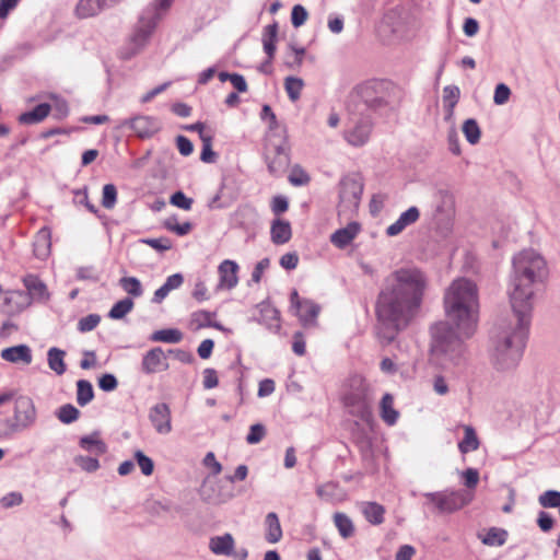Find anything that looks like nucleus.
I'll list each match as a JSON object with an SVG mask.
<instances>
[{
	"label": "nucleus",
	"mask_w": 560,
	"mask_h": 560,
	"mask_svg": "<svg viewBox=\"0 0 560 560\" xmlns=\"http://www.w3.org/2000/svg\"><path fill=\"white\" fill-rule=\"evenodd\" d=\"M30 306V294L22 290L8 291L3 299V307L7 314H19Z\"/></svg>",
	"instance_id": "nucleus-17"
},
{
	"label": "nucleus",
	"mask_w": 560,
	"mask_h": 560,
	"mask_svg": "<svg viewBox=\"0 0 560 560\" xmlns=\"http://www.w3.org/2000/svg\"><path fill=\"white\" fill-rule=\"evenodd\" d=\"M361 512L372 525H381L384 522L385 508L377 502H363Z\"/></svg>",
	"instance_id": "nucleus-30"
},
{
	"label": "nucleus",
	"mask_w": 560,
	"mask_h": 560,
	"mask_svg": "<svg viewBox=\"0 0 560 560\" xmlns=\"http://www.w3.org/2000/svg\"><path fill=\"white\" fill-rule=\"evenodd\" d=\"M363 182L358 174H348L339 182L338 215L353 217L360 206L363 194Z\"/></svg>",
	"instance_id": "nucleus-6"
},
{
	"label": "nucleus",
	"mask_w": 560,
	"mask_h": 560,
	"mask_svg": "<svg viewBox=\"0 0 560 560\" xmlns=\"http://www.w3.org/2000/svg\"><path fill=\"white\" fill-rule=\"evenodd\" d=\"M443 301L446 319L430 328L431 354L441 364L462 368L467 362L464 339L476 330L479 307L458 304L453 298Z\"/></svg>",
	"instance_id": "nucleus-2"
},
{
	"label": "nucleus",
	"mask_w": 560,
	"mask_h": 560,
	"mask_svg": "<svg viewBox=\"0 0 560 560\" xmlns=\"http://www.w3.org/2000/svg\"><path fill=\"white\" fill-rule=\"evenodd\" d=\"M303 85V80L296 77H288L284 80L285 91L292 102H295L300 98Z\"/></svg>",
	"instance_id": "nucleus-44"
},
{
	"label": "nucleus",
	"mask_w": 560,
	"mask_h": 560,
	"mask_svg": "<svg viewBox=\"0 0 560 560\" xmlns=\"http://www.w3.org/2000/svg\"><path fill=\"white\" fill-rule=\"evenodd\" d=\"M381 418L388 425H394L398 418L399 412L394 408V397L392 394L386 393L381 400Z\"/></svg>",
	"instance_id": "nucleus-32"
},
{
	"label": "nucleus",
	"mask_w": 560,
	"mask_h": 560,
	"mask_svg": "<svg viewBox=\"0 0 560 560\" xmlns=\"http://www.w3.org/2000/svg\"><path fill=\"white\" fill-rule=\"evenodd\" d=\"M320 312V306L312 300L304 299V303L301 308L295 312L304 326L312 325L316 322V318Z\"/></svg>",
	"instance_id": "nucleus-29"
},
{
	"label": "nucleus",
	"mask_w": 560,
	"mask_h": 560,
	"mask_svg": "<svg viewBox=\"0 0 560 560\" xmlns=\"http://www.w3.org/2000/svg\"><path fill=\"white\" fill-rule=\"evenodd\" d=\"M265 526L266 534L265 539L269 544H276L280 541L282 538V528L278 517V514L275 512H269L265 517Z\"/></svg>",
	"instance_id": "nucleus-28"
},
{
	"label": "nucleus",
	"mask_w": 560,
	"mask_h": 560,
	"mask_svg": "<svg viewBox=\"0 0 560 560\" xmlns=\"http://www.w3.org/2000/svg\"><path fill=\"white\" fill-rule=\"evenodd\" d=\"M258 221V211L249 205L238 207L233 215L234 224L246 232H253L257 228Z\"/></svg>",
	"instance_id": "nucleus-16"
},
{
	"label": "nucleus",
	"mask_w": 560,
	"mask_h": 560,
	"mask_svg": "<svg viewBox=\"0 0 560 560\" xmlns=\"http://www.w3.org/2000/svg\"><path fill=\"white\" fill-rule=\"evenodd\" d=\"M119 285L132 298H140L143 294V288L140 280L136 277H122L119 279Z\"/></svg>",
	"instance_id": "nucleus-42"
},
{
	"label": "nucleus",
	"mask_w": 560,
	"mask_h": 560,
	"mask_svg": "<svg viewBox=\"0 0 560 560\" xmlns=\"http://www.w3.org/2000/svg\"><path fill=\"white\" fill-rule=\"evenodd\" d=\"M112 5L109 0H79L75 13L79 18L86 19L98 14L105 8Z\"/></svg>",
	"instance_id": "nucleus-24"
},
{
	"label": "nucleus",
	"mask_w": 560,
	"mask_h": 560,
	"mask_svg": "<svg viewBox=\"0 0 560 560\" xmlns=\"http://www.w3.org/2000/svg\"><path fill=\"white\" fill-rule=\"evenodd\" d=\"M261 118L264 120H268L270 129L275 130V132L272 133L271 137H278V138L282 137L283 129L280 126H278L276 115L269 105L262 106Z\"/></svg>",
	"instance_id": "nucleus-48"
},
{
	"label": "nucleus",
	"mask_w": 560,
	"mask_h": 560,
	"mask_svg": "<svg viewBox=\"0 0 560 560\" xmlns=\"http://www.w3.org/2000/svg\"><path fill=\"white\" fill-rule=\"evenodd\" d=\"M117 201V189L114 184H106L103 187L102 206L105 209H113Z\"/></svg>",
	"instance_id": "nucleus-49"
},
{
	"label": "nucleus",
	"mask_w": 560,
	"mask_h": 560,
	"mask_svg": "<svg viewBox=\"0 0 560 560\" xmlns=\"http://www.w3.org/2000/svg\"><path fill=\"white\" fill-rule=\"evenodd\" d=\"M271 241L276 245L288 243L292 237V229L289 221L276 219L270 228Z\"/></svg>",
	"instance_id": "nucleus-26"
},
{
	"label": "nucleus",
	"mask_w": 560,
	"mask_h": 560,
	"mask_svg": "<svg viewBox=\"0 0 560 560\" xmlns=\"http://www.w3.org/2000/svg\"><path fill=\"white\" fill-rule=\"evenodd\" d=\"M264 159L267 164L268 172L272 176L279 177L290 165V145L288 142L279 144L270 142L265 147Z\"/></svg>",
	"instance_id": "nucleus-10"
},
{
	"label": "nucleus",
	"mask_w": 560,
	"mask_h": 560,
	"mask_svg": "<svg viewBox=\"0 0 560 560\" xmlns=\"http://www.w3.org/2000/svg\"><path fill=\"white\" fill-rule=\"evenodd\" d=\"M423 497L428 500L427 504L432 506V511L439 514L454 513L474 499L472 492L464 489L427 492Z\"/></svg>",
	"instance_id": "nucleus-7"
},
{
	"label": "nucleus",
	"mask_w": 560,
	"mask_h": 560,
	"mask_svg": "<svg viewBox=\"0 0 560 560\" xmlns=\"http://www.w3.org/2000/svg\"><path fill=\"white\" fill-rule=\"evenodd\" d=\"M510 88L504 83H499L494 89L493 103L495 105H503L510 100Z\"/></svg>",
	"instance_id": "nucleus-56"
},
{
	"label": "nucleus",
	"mask_w": 560,
	"mask_h": 560,
	"mask_svg": "<svg viewBox=\"0 0 560 560\" xmlns=\"http://www.w3.org/2000/svg\"><path fill=\"white\" fill-rule=\"evenodd\" d=\"M425 277L417 268H400L385 280L375 304V331L382 346H388L408 327L418 313Z\"/></svg>",
	"instance_id": "nucleus-1"
},
{
	"label": "nucleus",
	"mask_w": 560,
	"mask_h": 560,
	"mask_svg": "<svg viewBox=\"0 0 560 560\" xmlns=\"http://www.w3.org/2000/svg\"><path fill=\"white\" fill-rule=\"evenodd\" d=\"M1 358L11 363L22 362L25 365L32 363V350L27 345H18L1 351Z\"/></svg>",
	"instance_id": "nucleus-22"
},
{
	"label": "nucleus",
	"mask_w": 560,
	"mask_h": 560,
	"mask_svg": "<svg viewBox=\"0 0 560 560\" xmlns=\"http://www.w3.org/2000/svg\"><path fill=\"white\" fill-rule=\"evenodd\" d=\"M141 242L159 252H165L172 247V242L168 237L144 238Z\"/></svg>",
	"instance_id": "nucleus-58"
},
{
	"label": "nucleus",
	"mask_w": 560,
	"mask_h": 560,
	"mask_svg": "<svg viewBox=\"0 0 560 560\" xmlns=\"http://www.w3.org/2000/svg\"><path fill=\"white\" fill-rule=\"evenodd\" d=\"M101 322V316L98 314H89L88 316L82 317L78 323V330L81 332H88L96 328V326Z\"/></svg>",
	"instance_id": "nucleus-52"
},
{
	"label": "nucleus",
	"mask_w": 560,
	"mask_h": 560,
	"mask_svg": "<svg viewBox=\"0 0 560 560\" xmlns=\"http://www.w3.org/2000/svg\"><path fill=\"white\" fill-rule=\"evenodd\" d=\"M266 434V429L261 423H256L250 425L249 432L246 436V442L248 444H257L259 443Z\"/></svg>",
	"instance_id": "nucleus-57"
},
{
	"label": "nucleus",
	"mask_w": 560,
	"mask_h": 560,
	"mask_svg": "<svg viewBox=\"0 0 560 560\" xmlns=\"http://www.w3.org/2000/svg\"><path fill=\"white\" fill-rule=\"evenodd\" d=\"M218 152H215L212 148V142H202L200 160L203 163H215L218 161Z\"/></svg>",
	"instance_id": "nucleus-61"
},
{
	"label": "nucleus",
	"mask_w": 560,
	"mask_h": 560,
	"mask_svg": "<svg viewBox=\"0 0 560 560\" xmlns=\"http://www.w3.org/2000/svg\"><path fill=\"white\" fill-rule=\"evenodd\" d=\"M467 489H475L479 481V472L476 468H467L462 474Z\"/></svg>",
	"instance_id": "nucleus-64"
},
{
	"label": "nucleus",
	"mask_w": 560,
	"mask_h": 560,
	"mask_svg": "<svg viewBox=\"0 0 560 560\" xmlns=\"http://www.w3.org/2000/svg\"><path fill=\"white\" fill-rule=\"evenodd\" d=\"M55 415L61 423L71 424L79 419L81 412L72 404H65L56 410Z\"/></svg>",
	"instance_id": "nucleus-40"
},
{
	"label": "nucleus",
	"mask_w": 560,
	"mask_h": 560,
	"mask_svg": "<svg viewBox=\"0 0 560 560\" xmlns=\"http://www.w3.org/2000/svg\"><path fill=\"white\" fill-rule=\"evenodd\" d=\"M23 284L26 288L25 293L30 294V304L33 300L38 302L49 300L47 285L36 275H26L23 278Z\"/></svg>",
	"instance_id": "nucleus-18"
},
{
	"label": "nucleus",
	"mask_w": 560,
	"mask_h": 560,
	"mask_svg": "<svg viewBox=\"0 0 560 560\" xmlns=\"http://www.w3.org/2000/svg\"><path fill=\"white\" fill-rule=\"evenodd\" d=\"M420 218V210L412 206L404 211L399 218L386 229V235L389 237L399 235L406 228L415 224Z\"/></svg>",
	"instance_id": "nucleus-19"
},
{
	"label": "nucleus",
	"mask_w": 560,
	"mask_h": 560,
	"mask_svg": "<svg viewBox=\"0 0 560 560\" xmlns=\"http://www.w3.org/2000/svg\"><path fill=\"white\" fill-rule=\"evenodd\" d=\"M463 132L466 137V140H479L480 138V128L476 119L469 118L463 124Z\"/></svg>",
	"instance_id": "nucleus-53"
},
{
	"label": "nucleus",
	"mask_w": 560,
	"mask_h": 560,
	"mask_svg": "<svg viewBox=\"0 0 560 560\" xmlns=\"http://www.w3.org/2000/svg\"><path fill=\"white\" fill-rule=\"evenodd\" d=\"M219 384V378L217 371L211 368H207L203 370V381L202 385L205 389H211L217 387Z\"/></svg>",
	"instance_id": "nucleus-63"
},
{
	"label": "nucleus",
	"mask_w": 560,
	"mask_h": 560,
	"mask_svg": "<svg viewBox=\"0 0 560 560\" xmlns=\"http://www.w3.org/2000/svg\"><path fill=\"white\" fill-rule=\"evenodd\" d=\"M508 530L499 527H491L485 536L480 537L483 545L487 546H503L508 539Z\"/></svg>",
	"instance_id": "nucleus-37"
},
{
	"label": "nucleus",
	"mask_w": 560,
	"mask_h": 560,
	"mask_svg": "<svg viewBox=\"0 0 560 560\" xmlns=\"http://www.w3.org/2000/svg\"><path fill=\"white\" fill-rule=\"evenodd\" d=\"M372 130V120L369 116H362L360 117L353 128H352V136L357 140H365L370 137Z\"/></svg>",
	"instance_id": "nucleus-43"
},
{
	"label": "nucleus",
	"mask_w": 560,
	"mask_h": 560,
	"mask_svg": "<svg viewBox=\"0 0 560 560\" xmlns=\"http://www.w3.org/2000/svg\"><path fill=\"white\" fill-rule=\"evenodd\" d=\"M292 50V55H287L284 59V65L292 70L299 69L303 63V58L305 55V48L295 47L293 45L289 46Z\"/></svg>",
	"instance_id": "nucleus-45"
},
{
	"label": "nucleus",
	"mask_w": 560,
	"mask_h": 560,
	"mask_svg": "<svg viewBox=\"0 0 560 560\" xmlns=\"http://www.w3.org/2000/svg\"><path fill=\"white\" fill-rule=\"evenodd\" d=\"M334 523L342 538L347 539L353 536L354 525L352 520L347 514L342 512H336L334 514Z\"/></svg>",
	"instance_id": "nucleus-36"
},
{
	"label": "nucleus",
	"mask_w": 560,
	"mask_h": 560,
	"mask_svg": "<svg viewBox=\"0 0 560 560\" xmlns=\"http://www.w3.org/2000/svg\"><path fill=\"white\" fill-rule=\"evenodd\" d=\"M149 419L158 433L167 434L172 431V416L167 404L159 402L151 407Z\"/></svg>",
	"instance_id": "nucleus-14"
},
{
	"label": "nucleus",
	"mask_w": 560,
	"mask_h": 560,
	"mask_svg": "<svg viewBox=\"0 0 560 560\" xmlns=\"http://www.w3.org/2000/svg\"><path fill=\"white\" fill-rule=\"evenodd\" d=\"M133 306H135V303L131 298H124L113 305V307L108 312V317L110 319H121L129 312L132 311Z\"/></svg>",
	"instance_id": "nucleus-41"
},
{
	"label": "nucleus",
	"mask_w": 560,
	"mask_h": 560,
	"mask_svg": "<svg viewBox=\"0 0 560 560\" xmlns=\"http://www.w3.org/2000/svg\"><path fill=\"white\" fill-rule=\"evenodd\" d=\"M170 202L183 210H190L192 206V199L188 198L183 191H175L170 199Z\"/></svg>",
	"instance_id": "nucleus-55"
},
{
	"label": "nucleus",
	"mask_w": 560,
	"mask_h": 560,
	"mask_svg": "<svg viewBox=\"0 0 560 560\" xmlns=\"http://www.w3.org/2000/svg\"><path fill=\"white\" fill-rule=\"evenodd\" d=\"M50 112V105L42 103L35 106L33 109L25 112L19 116V121L24 125H32L40 122L45 119Z\"/></svg>",
	"instance_id": "nucleus-31"
},
{
	"label": "nucleus",
	"mask_w": 560,
	"mask_h": 560,
	"mask_svg": "<svg viewBox=\"0 0 560 560\" xmlns=\"http://www.w3.org/2000/svg\"><path fill=\"white\" fill-rule=\"evenodd\" d=\"M117 386L118 381L114 374L105 373L98 378V387L104 392H113Z\"/></svg>",
	"instance_id": "nucleus-60"
},
{
	"label": "nucleus",
	"mask_w": 560,
	"mask_h": 560,
	"mask_svg": "<svg viewBox=\"0 0 560 560\" xmlns=\"http://www.w3.org/2000/svg\"><path fill=\"white\" fill-rule=\"evenodd\" d=\"M514 322L501 320L492 336L491 360L499 371L516 368L523 357L532 318L513 315Z\"/></svg>",
	"instance_id": "nucleus-4"
},
{
	"label": "nucleus",
	"mask_w": 560,
	"mask_h": 560,
	"mask_svg": "<svg viewBox=\"0 0 560 560\" xmlns=\"http://www.w3.org/2000/svg\"><path fill=\"white\" fill-rule=\"evenodd\" d=\"M13 399V417L0 419V438H10L36 423L37 409L34 400L27 395L14 396Z\"/></svg>",
	"instance_id": "nucleus-5"
},
{
	"label": "nucleus",
	"mask_w": 560,
	"mask_h": 560,
	"mask_svg": "<svg viewBox=\"0 0 560 560\" xmlns=\"http://www.w3.org/2000/svg\"><path fill=\"white\" fill-rule=\"evenodd\" d=\"M77 464L85 471L93 472L100 468V462L95 457L79 456L75 458Z\"/></svg>",
	"instance_id": "nucleus-59"
},
{
	"label": "nucleus",
	"mask_w": 560,
	"mask_h": 560,
	"mask_svg": "<svg viewBox=\"0 0 560 560\" xmlns=\"http://www.w3.org/2000/svg\"><path fill=\"white\" fill-rule=\"evenodd\" d=\"M548 278L544 257L534 249H524L512 259L508 295L513 315L532 318L534 298Z\"/></svg>",
	"instance_id": "nucleus-3"
},
{
	"label": "nucleus",
	"mask_w": 560,
	"mask_h": 560,
	"mask_svg": "<svg viewBox=\"0 0 560 560\" xmlns=\"http://www.w3.org/2000/svg\"><path fill=\"white\" fill-rule=\"evenodd\" d=\"M310 175L299 165L292 168V173L289 176V182L293 186H305L310 183Z\"/></svg>",
	"instance_id": "nucleus-51"
},
{
	"label": "nucleus",
	"mask_w": 560,
	"mask_h": 560,
	"mask_svg": "<svg viewBox=\"0 0 560 560\" xmlns=\"http://www.w3.org/2000/svg\"><path fill=\"white\" fill-rule=\"evenodd\" d=\"M464 439L458 443V450L462 454L478 450L480 442L475 429L471 425H464Z\"/></svg>",
	"instance_id": "nucleus-34"
},
{
	"label": "nucleus",
	"mask_w": 560,
	"mask_h": 560,
	"mask_svg": "<svg viewBox=\"0 0 560 560\" xmlns=\"http://www.w3.org/2000/svg\"><path fill=\"white\" fill-rule=\"evenodd\" d=\"M66 352L59 348L52 347L47 352V362L50 370H52L57 375H62L67 365L65 362Z\"/></svg>",
	"instance_id": "nucleus-33"
},
{
	"label": "nucleus",
	"mask_w": 560,
	"mask_h": 560,
	"mask_svg": "<svg viewBox=\"0 0 560 560\" xmlns=\"http://www.w3.org/2000/svg\"><path fill=\"white\" fill-rule=\"evenodd\" d=\"M460 91L456 85H446L443 89V102L448 108H453L459 100Z\"/></svg>",
	"instance_id": "nucleus-50"
},
{
	"label": "nucleus",
	"mask_w": 560,
	"mask_h": 560,
	"mask_svg": "<svg viewBox=\"0 0 560 560\" xmlns=\"http://www.w3.org/2000/svg\"><path fill=\"white\" fill-rule=\"evenodd\" d=\"M122 128L132 131L130 136L139 138H152L162 128L161 121L150 116H136L131 119H127L121 124Z\"/></svg>",
	"instance_id": "nucleus-12"
},
{
	"label": "nucleus",
	"mask_w": 560,
	"mask_h": 560,
	"mask_svg": "<svg viewBox=\"0 0 560 560\" xmlns=\"http://www.w3.org/2000/svg\"><path fill=\"white\" fill-rule=\"evenodd\" d=\"M539 504L545 509H555L560 506V491L547 490L538 498Z\"/></svg>",
	"instance_id": "nucleus-46"
},
{
	"label": "nucleus",
	"mask_w": 560,
	"mask_h": 560,
	"mask_svg": "<svg viewBox=\"0 0 560 560\" xmlns=\"http://www.w3.org/2000/svg\"><path fill=\"white\" fill-rule=\"evenodd\" d=\"M446 201L443 200L441 205L435 207L433 213V225L434 229L443 236H446L452 230V213L451 209H445Z\"/></svg>",
	"instance_id": "nucleus-23"
},
{
	"label": "nucleus",
	"mask_w": 560,
	"mask_h": 560,
	"mask_svg": "<svg viewBox=\"0 0 560 560\" xmlns=\"http://www.w3.org/2000/svg\"><path fill=\"white\" fill-rule=\"evenodd\" d=\"M361 230L360 223L352 221L347 226L335 231L330 236V242L338 248L347 247L359 234Z\"/></svg>",
	"instance_id": "nucleus-21"
},
{
	"label": "nucleus",
	"mask_w": 560,
	"mask_h": 560,
	"mask_svg": "<svg viewBox=\"0 0 560 560\" xmlns=\"http://www.w3.org/2000/svg\"><path fill=\"white\" fill-rule=\"evenodd\" d=\"M160 22V14L148 15L143 13L130 37V42L122 52V58L130 59L140 52L148 44L149 38L154 32L158 23Z\"/></svg>",
	"instance_id": "nucleus-9"
},
{
	"label": "nucleus",
	"mask_w": 560,
	"mask_h": 560,
	"mask_svg": "<svg viewBox=\"0 0 560 560\" xmlns=\"http://www.w3.org/2000/svg\"><path fill=\"white\" fill-rule=\"evenodd\" d=\"M167 369V358L161 347H154L143 354L140 365L142 373L150 375Z\"/></svg>",
	"instance_id": "nucleus-13"
},
{
	"label": "nucleus",
	"mask_w": 560,
	"mask_h": 560,
	"mask_svg": "<svg viewBox=\"0 0 560 560\" xmlns=\"http://www.w3.org/2000/svg\"><path fill=\"white\" fill-rule=\"evenodd\" d=\"M453 298L458 304L479 307L477 285L469 279L454 280L446 289L443 299Z\"/></svg>",
	"instance_id": "nucleus-11"
},
{
	"label": "nucleus",
	"mask_w": 560,
	"mask_h": 560,
	"mask_svg": "<svg viewBox=\"0 0 560 560\" xmlns=\"http://www.w3.org/2000/svg\"><path fill=\"white\" fill-rule=\"evenodd\" d=\"M289 209V200L285 196L278 195L272 198L271 210L276 215L282 214Z\"/></svg>",
	"instance_id": "nucleus-62"
},
{
	"label": "nucleus",
	"mask_w": 560,
	"mask_h": 560,
	"mask_svg": "<svg viewBox=\"0 0 560 560\" xmlns=\"http://www.w3.org/2000/svg\"><path fill=\"white\" fill-rule=\"evenodd\" d=\"M94 398V389L91 382L86 380H79L77 382V402L79 406L84 407L90 404Z\"/></svg>",
	"instance_id": "nucleus-38"
},
{
	"label": "nucleus",
	"mask_w": 560,
	"mask_h": 560,
	"mask_svg": "<svg viewBox=\"0 0 560 560\" xmlns=\"http://www.w3.org/2000/svg\"><path fill=\"white\" fill-rule=\"evenodd\" d=\"M353 382L357 383V386L352 387L345 395V406L353 417L364 422H370L372 419V409L368 386L362 378H355Z\"/></svg>",
	"instance_id": "nucleus-8"
},
{
	"label": "nucleus",
	"mask_w": 560,
	"mask_h": 560,
	"mask_svg": "<svg viewBox=\"0 0 560 560\" xmlns=\"http://www.w3.org/2000/svg\"><path fill=\"white\" fill-rule=\"evenodd\" d=\"M278 39V23L273 22L272 24H269L264 27L262 31V47L264 51L266 52L268 57V63H271L275 54H276V43Z\"/></svg>",
	"instance_id": "nucleus-27"
},
{
	"label": "nucleus",
	"mask_w": 560,
	"mask_h": 560,
	"mask_svg": "<svg viewBox=\"0 0 560 560\" xmlns=\"http://www.w3.org/2000/svg\"><path fill=\"white\" fill-rule=\"evenodd\" d=\"M149 339L153 342L178 343L183 340V332L177 328H166L154 331Z\"/></svg>",
	"instance_id": "nucleus-35"
},
{
	"label": "nucleus",
	"mask_w": 560,
	"mask_h": 560,
	"mask_svg": "<svg viewBox=\"0 0 560 560\" xmlns=\"http://www.w3.org/2000/svg\"><path fill=\"white\" fill-rule=\"evenodd\" d=\"M80 446L83 450L92 451L94 447L97 455H102L107 451L106 444L98 439V432H93L90 435H84L80 439Z\"/></svg>",
	"instance_id": "nucleus-39"
},
{
	"label": "nucleus",
	"mask_w": 560,
	"mask_h": 560,
	"mask_svg": "<svg viewBox=\"0 0 560 560\" xmlns=\"http://www.w3.org/2000/svg\"><path fill=\"white\" fill-rule=\"evenodd\" d=\"M235 541L230 533L210 538L209 549L218 556H232L234 553Z\"/></svg>",
	"instance_id": "nucleus-25"
},
{
	"label": "nucleus",
	"mask_w": 560,
	"mask_h": 560,
	"mask_svg": "<svg viewBox=\"0 0 560 560\" xmlns=\"http://www.w3.org/2000/svg\"><path fill=\"white\" fill-rule=\"evenodd\" d=\"M133 457H135V460L137 462L138 466L140 467L141 472L144 476H151L153 474L154 463L142 451L137 450L133 454Z\"/></svg>",
	"instance_id": "nucleus-47"
},
{
	"label": "nucleus",
	"mask_w": 560,
	"mask_h": 560,
	"mask_svg": "<svg viewBox=\"0 0 560 560\" xmlns=\"http://www.w3.org/2000/svg\"><path fill=\"white\" fill-rule=\"evenodd\" d=\"M238 265L234 260L225 259L223 260L218 268V272L220 276V282L218 288H225L231 290L237 285Z\"/></svg>",
	"instance_id": "nucleus-20"
},
{
	"label": "nucleus",
	"mask_w": 560,
	"mask_h": 560,
	"mask_svg": "<svg viewBox=\"0 0 560 560\" xmlns=\"http://www.w3.org/2000/svg\"><path fill=\"white\" fill-rule=\"evenodd\" d=\"M308 13L301 4H295L291 12V23L294 27L302 26L307 20Z\"/></svg>",
	"instance_id": "nucleus-54"
},
{
	"label": "nucleus",
	"mask_w": 560,
	"mask_h": 560,
	"mask_svg": "<svg viewBox=\"0 0 560 560\" xmlns=\"http://www.w3.org/2000/svg\"><path fill=\"white\" fill-rule=\"evenodd\" d=\"M259 316L255 318L259 324L266 326L269 330L278 332L280 330V313L273 307L269 300L262 301L256 305Z\"/></svg>",
	"instance_id": "nucleus-15"
}]
</instances>
